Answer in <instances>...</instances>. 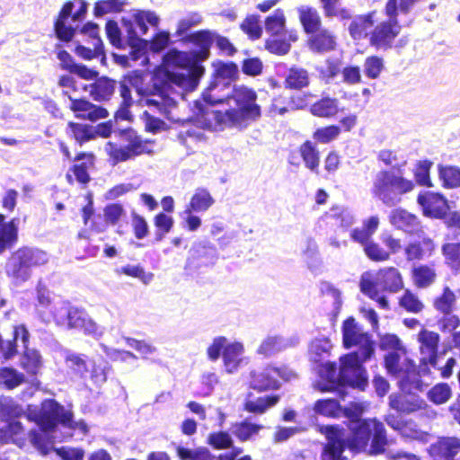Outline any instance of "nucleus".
Returning a JSON list of instances; mask_svg holds the SVG:
<instances>
[{"label": "nucleus", "instance_id": "1", "mask_svg": "<svg viewBox=\"0 0 460 460\" xmlns=\"http://www.w3.org/2000/svg\"><path fill=\"white\" fill-rule=\"evenodd\" d=\"M257 98L254 89L246 85H234L228 94V101H234V108L225 111L209 110L198 102L196 116L207 128L241 127L247 121H256L261 117V109L257 103Z\"/></svg>", "mask_w": 460, "mask_h": 460}, {"label": "nucleus", "instance_id": "2", "mask_svg": "<svg viewBox=\"0 0 460 460\" xmlns=\"http://www.w3.org/2000/svg\"><path fill=\"white\" fill-rule=\"evenodd\" d=\"M377 10L357 14L349 23L348 32L355 41L367 40L369 47L376 51H387L406 46V37L397 40L402 25L394 16L377 18Z\"/></svg>", "mask_w": 460, "mask_h": 460}, {"label": "nucleus", "instance_id": "3", "mask_svg": "<svg viewBox=\"0 0 460 460\" xmlns=\"http://www.w3.org/2000/svg\"><path fill=\"white\" fill-rule=\"evenodd\" d=\"M298 21L306 35L305 45L313 54L323 55L336 50L338 36L333 30L323 25L319 11L311 5L297 8Z\"/></svg>", "mask_w": 460, "mask_h": 460}, {"label": "nucleus", "instance_id": "4", "mask_svg": "<svg viewBox=\"0 0 460 460\" xmlns=\"http://www.w3.org/2000/svg\"><path fill=\"white\" fill-rule=\"evenodd\" d=\"M387 340L393 348V350L386 353L384 358V367L387 373L401 378L399 385L402 390H421L423 384L419 378V372L413 360L407 356L400 339L396 335H390Z\"/></svg>", "mask_w": 460, "mask_h": 460}, {"label": "nucleus", "instance_id": "5", "mask_svg": "<svg viewBox=\"0 0 460 460\" xmlns=\"http://www.w3.org/2000/svg\"><path fill=\"white\" fill-rule=\"evenodd\" d=\"M121 145L109 141L105 152L111 165L135 160L140 156H151L155 154V141L144 138L137 131L128 128L119 132Z\"/></svg>", "mask_w": 460, "mask_h": 460}, {"label": "nucleus", "instance_id": "6", "mask_svg": "<svg viewBox=\"0 0 460 460\" xmlns=\"http://www.w3.org/2000/svg\"><path fill=\"white\" fill-rule=\"evenodd\" d=\"M403 279L400 270L393 266L379 269L376 278L362 276L359 281L360 291L376 301L384 310L389 309V303L383 293L394 294L403 289Z\"/></svg>", "mask_w": 460, "mask_h": 460}, {"label": "nucleus", "instance_id": "7", "mask_svg": "<svg viewBox=\"0 0 460 460\" xmlns=\"http://www.w3.org/2000/svg\"><path fill=\"white\" fill-rule=\"evenodd\" d=\"M415 187L413 181L405 178L401 170L384 169L376 174L371 192L385 206L395 207L402 200V196L411 192Z\"/></svg>", "mask_w": 460, "mask_h": 460}, {"label": "nucleus", "instance_id": "8", "mask_svg": "<svg viewBox=\"0 0 460 460\" xmlns=\"http://www.w3.org/2000/svg\"><path fill=\"white\" fill-rule=\"evenodd\" d=\"M65 364L72 380H85L88 376L95 383H104L107 380L109 367L103 358L97 362L89 359L84 354L67 353Z\"/></svg>", "mask_w": 460, "mask_h": 460}, {"label": "nucleus", "instance_id": "9", "mask_svg": "<svg viewBox=\"0 0 460 460\" xmlns=\"http://www.w3.org/2000/svg\"><path fill=\"white\" fill-rule=\"evenodd\" d=\"M87 13V3L84 0L66 1L53 22V31L56 38L63 43H69L73 40L76 28L68 24L71 22H82Z\"/></svg>", "mask_w": 460, "mask_h": 460}, {"label": "nucleus", "instance_id": "10", "mask_svg": "<svg viewBox=\"0 0 460 460\" xmlns=\"http://www.w3.org/2000/svg\"><path fill=\"white\" fill-rule=\"evenodd\" d=\"M46 253L39 249L22 247L13 252L6 264V273L16 281H26L31 270L47 262Z\"/></svg>", "mask_w": 460, "mask_h": 460}, {"label": "nucleus", "instance_id": "11", "mask_svg": "<svg viewBox=\"0 0 460 460\" xmlns=\"http://www.w3.org/2000/svg\"><path fill=\"white\" fill-rule=\"evenodd\" d=\"M363 354L349 352L340 358L338 383L352 388L365 391L368 385L367 370L363 364Z\"/></svg>", "mask_w": 460, "mask_h": 460}, {"label": "nucleus", "instance_id": "12", "mask_svg": "<svg viewBox=\"0 0 460 460\" xmlns=\"http://www.w3.org/2000/svg\"><path fill=\"white\" fill-rule=\"evenodd\" d=\"M342 345L345 349L358 347L363 354V360H369L375 354V341L371 335L365 332L353 316L346 318L341 325Z\"/></svg>", "mask_w": 460, "mask_h": 460}, {"label": "nucleus", "instance_id": "13", "mask_svg": "<svg viewBox=\"0 0 460 460\" xmlns=\"http://www.w3.org/2000/svg\"><path fill=\"white\" fill-rule=\"evenodd\" d=\"M55 323L68 330H75L87 336H94L100 333L97 323L78 307L70 306L60 309L54 314Z\"/></svg>", "mask_w": 460, "mask_h": 460}, {"label": "nucleus", "instance_id": "14", "mask_svg": "<svg viewBox=\"0 0 460 460\" xmlns=\"http://www.w3.org/2000/svg\"><path fill=\"white\" fill-rule=\"evenodd\" d=\"M319 431L326 438L322 452V460H345L343 453L349 448L346 429L338 425H323Z\"/></svg>", "mask_w": 460, "mask_h": 460}, {"label": "nucleus", "instance_id": "15", "mask_svg": "<svg viewBox=\"0 0 460 460\" xmlns=\"http://www.w3.org/2000/svg\"><path fill=\"white\" fill-rule=\"evenodd\" d=\"M72 164L66 172L68 184H79L86 188L92 181L91 172L95 169L96 156L93 152H78L72 160Z\"/></svg>", "mask_w": 460, "mask_h": 460}, {"label": "nucleus", "instance_id": "16", "mask_svg": "<svg viewBox=\"0 0 460 460\" xmlns=\"http://www.w3.org/2000/svg\"><path fill=\"white\" fill-rule=\"evenodd\" d=\"M379 240L377 243L372 239L363 249L366 257L373 262L387 261L402 249V240L392 233L381 234Z\"/></svg>", "mask_w": 460, "mask_h": 460}, {"label": "nucleus", "instance_id": "17", "mask_svg": "<svg viewBox=\"0 0 460 460\" xmlns=\"http://www.w3.org/2000/svg\"><path fill=\"white\" fill-rule=\"evenodd\" d=\"M62 94L67 96L70 101L68 110L74 114L75 119L94 123L108 118L110 115L105 107L92 102L86 97H73L66 91Z\"/></svg>", "mask_w": 460, "mask_h": 460}, {"label": "nucleus", "instance_id": "18", "mask_svg": "<svg viewBox=\"0 0 460 460\" xmlns=\"http://www.w3.org/2000/svg\"><path fill=\"white\" fill-rule=\"evenodd\" d=\"M417 203L422 214L433 219H445L450 209L447 199L439 192L421 191L417 197Z\"/></svg>", "mask_w": 460, "mask_h": 460}, {"label": "nucleus", "instance_id": "19", "mask_svg": "<svg viewBox=\"0 0 460 460\" xmlns=\"http://www.w3.org/2000/svg\"><path fill=\"white\" fill-rule=\"evenodd\" d=\"M421 234L409 241L404 246L403 254L407 261H421L432 257L438 251L435 240L420 231Z\"/></svg>", "mask_w": 460, "mask_h": 460}, {"label": "nucleus", "instance_id": "20", "mask_svg": "<svg viewBox=\"0 0 460 460\" xmlns=\"http://www.w3.org/2000/svg\"><path fill=\"white\" fill-rule=\"evenodd\" d=\"M418 341L420 353L426 356L422 361L436 368L438 359L439 334L422 328L418 333Z\"/></svg>", "mask_w": 460, "mask_h": 460}, {"label": "nucleus", "instance_id": "21", "mask_svg": "<svg viewBox=\"0 0 460 460\" xmlns=\"http://www.w3.org/2000/svg\"><path fill=\"white\" fill-rule=\"evenodd\" d=\"M145 103L154 111L167 115L176 106V102L170 96L169 86L154 85V90L145 98Z\"/></svg>", "mask_w": 460, "mask_h": 460}, {"label": "nucleus", "instance_id": "22", "mask_svg": "<svg viewBox=\"0 0 460 460\" xmlns=\"http://www.w3.org/2000/svg\"><path fill=\"white\" fill-rule=\"evenodd\" d=\"M56 55L59 60V68L63 71L86 81H90L99 75L97 70L90 68L84 64L76 63L72 55L65 49H58Z\"/></svg>", "mask_w": 460, "mask_h": 460}, {"label": "nucleus", "instance_id": "23", "mask_svg": "<svg viewBox=\"0 0 460 460\" xmlns=\"http://www.w3.org/2000/svg\"><path fill=\"white\" fill-rule=\"evenodd\" d=\"M389 223L407 234H414L422 231L421 222L419 217L404 208H398L391 211Z\"/></svg>", "mask_w": 460, "mask_h": 460}, {"label": "nucleus", "instance_id": "24", "mask_svg": "<svg viewBox=\"0 0 460 460\" xmlns=\"http://www.w3.org/2000/svg\"><path fill=\"white\" fill-rule=\"evenodd\" d=\"M93 82L85 84L83 89L89 93V95L95 102H108L115 93L117 82L108 76L99 75L93 79Z\"/></svg>", "mask_w": 460, "mask_h": 460}, {"label": "nucleus", "instance_id": "25", "mask_svg": "<svg viewBox=\"0 0 460 460\" xmlns=\"http://www.w3.org/2000/svg\"><path fill=\"white\" fill-rule=\"evenodd\" d=\"M215 31L203 29L188 34L183 38V41L191 43L199 49L192 51L196 59L207 60L210 56V49L214 43Z\"/></svg>", "mask_w": 460, "mask_h": 460}, {"label": "nucleus", "instance_id": "26", "mask_svg": "<svg viewBox=\"0 0 460 460\" xmlns=\"http://www.w3.org/2000/svg\"><path fill=\"white\" fill-rule=\"evenodd\" d=\"M373 419H364L350 429V437L348 438L349 449L353 452L365 451L371 438V426Z\"/></svg>", "mask_w": 460, "mask_h": 460}, {"label": "nucleus", "instance_id": "27", "mask_svg": "<svg viewBox=\"0 0 460 460\" xmlns=\"http://www.w3.org/2000/svg\"><path fill=\"white\" fill-rule=\"evenodd\" d=\"M229 84H230L228 82L213 78V80L202 93L201 99L199 100V102L209 110L212 109L208 106L227 102L229 93L224 94L223 92L229 88ZM197 102L198 101L195 102V104H197ZM198 105H196V107Z\"/></svg>", "mask_w": 460, "mask_h": 460}, {"label": "nucleus", "instance_id": "28", "mask_svg": "<svg viewBox=\"0 0 460 460\" xmlns=\"http://www.w3.org/2000/svg\"><path fill=\"white\" fill-rule=\"evenodd\" d=\"M249 385L252 389L262 393L279 389L280 382L269 370V365H267L261 370H253L250 373Z\"/></svg>", "mask_w": 460, "mask_h": 460}, {"label": "nucleus", "instance_id": "29", "mask_svg": "<svg viewBox=\"0 0 460 460\" xmlns=\"http://www.w3.org/2000/svg\"><path fill=\"white\" fill-rule=\"evenodd\" d=\"M279 400V394H269L253 398V394L252 393H248L243 403V410L248 413L261 415L270 408L275 406Z\"/></svg>", "mask_w": 460, "mask_h": 460}, {"label": "nucleus", "instance_id": "30", "mask_svg": "<svg viewBox=\"0 0 460 460\" xmlns=\"http://www.w3.org/2000/svg\"><path fill=\"white\" fill-rule=\"evenodd\" d=\"M460 452V438L456 437H443L429 448V454L433 457L454 460V457Z\"/></svg>", "mask_w": 460, "mask_h": 460}, {"label": "nucleus", "instance_id": "31", "mask_svg": "<svg viewBox=\"0 0 460 460\" xmlns=\"http://www.w3.org/2000/svg\"><path fill=\"white\" fill-rule=\"evenodd\" d=\"M21 340L23 345V349L26 345H29L30 333L24 324L16 325L13 328V337L12 340L7 341L5 344L1 338L0 355L5 359H11L17 355V341Z\"/></svg>", "mask_w": 460, "mask_h": 460}, {"label": "nucleus", "instance_id": "32", "mask_svg": "<svg viewBox=\"0 0 460 460\" xmlns=\"http://www.w3.org/2000/svg\"><path fill=\"white\" fill-rule=\"evenodd\" d=\"M298 153L305 167L311 172L319 174L321 154L316 144L306 139L298 146Z\"/></svg>", "mask_w": 460, "mask_h": 460}, {"label": "nucleus", "instance_id": "33", "mask_svg": "<svg viewBox=\"0 0 460 460\" xmlns=\"http://www.w3.org/2000/svg\"><path fill=\"white\" fill-rule=\"evenodd\" d=\"M217 259V249L213 244L199 242L192 245L189 261L197 266L213 264Z\"/></svg>", "mask_w": 460, "mask_h": 460}, {"label": "nucleus", "instance_id": "34", "mask_svg": "<svg viewBox=\"0 0 460 460\" xmlns=\"http://www.w3.org/2000/svg\"><path fill=\"white\" fill-rule=\"evenodd\" d=\"M18 222L16 217L5 222V216L0 214V254L17 243Z\"/></svg>", "mask_w": 460, "mask_h": 460}, {"label": "nucleus", "instance_id": "35", "mask_svg": "<svg viewBox=\"0 0 460 460\" xmlns=\"http://www.w3.org/2000/svg\"><path fill=\"white\" fill-rule=\"evenodd\" d=\"M284 88L290 91H300L310 84V75L307 69L292 66L288 69L285 76Z\"/></svg>", "mask_w": 460, "mask_h": 460}, {"label": "nucleus", "instance_id": "36", "mask_svg": "<svg viewBox=\"0 0 460 460\" xmlns=\"http://www.w3.org/2000/svg\"><path fill=\"white\" fill-rule=\"evenodd\" d=\"M379 226V218L377 216H371L365 219L361 227H355L350 231V239L364 247L372 240L373 234Z\"/></svg>", "mask_w": 460, "mask_h": 460}, {"label": "nucleus", "instance_id": "37", "mask_svg": "<svg viewBox=\"0 0 460 460\" xmlns=\"http://www.w3.org/2000/svg\"><path fill=\"white\" fill-rule=\"evenodd\" d=\"M371 444L369 453L371 455H380L385 451V447L388 445V438L386 435L385 428L383 422L373 419L371 426Z\"/></svg>", "mask_w": 460, "mask_h": 460}, {"label": "nucleus", "instance_id": "38", "mask_svg": "<svg viewBox=\"0 0 460 460\" xmlns=\"http://www.w3.org/2000/svg\"><path fill=\"white\" fill-rule=\"evenodd\" d=\"M457 296L449 286H444L439 295L432 300V306L438 314L456 310Z\"/></svg>", "mask_w": 460, "mask_h": 460}, {"label": "nucleus", "instance_id": "39", "mask_svg": "<svg viewBox=\"0 0 460 460\" xmlns=\"http://www.w3.org/2000/svg\"><path fill=\"white\" fill-rule=\"evenodd\" d=\"M215 200L210 192L205 188H198L191 196L189 204L186 206L184 213L187 215L192 212L207 211Z\"/></svg>", "mask_w": 460, "mask_h": 460}, {"label": "nucleus", "instance_id": "40", "mask_svg": "<svg viewBox=\"0 0 460 460\" xmlns=\"http://www.w3.org/2000/svg\"><path fill=\"white\" fill-rule=\"evenodd\" d=\"M310 112L318 118H334L339 113V101L329 96L322 97L311 105Z\"/></svg>", "mask_w": 460, "mask_h": 460}, {"label": "nucleus", "instance_id": "41", "mask_svg": "<svg viewBox=\"0 0 460 460\" xmlns=\"http://www.w3.org/2000/svg\"><path fill=\"white\" fill-rule=\"evenodd\" d=\"M196 58L192 51L169 49L163 57V65L166 67L186 69Z\"/></svg>", "mask_w": 460, "mask_h": 460}, {"label": "nucleus", "instance_id": "42", "mask_svg": "<svg viewBox=\"0 0 460 460\" xmlns=\"http://www.w3.org/2000/svg\"><path fill=\"white\" fill-rule=\"evenodd\" d=\"M323 14L326 18H336L341 22L353 20L352 11L341 6L340 0H319Z\"/></svg>", "mask_w": 460, "mask_h": 460}, {"label": "nucleus", "instance_id": "43", "mask_svg": "<svg viewBox=\"0 0 460 460\" xmlns=\"http://www.w3.org/2000/svg\"><path fill=\"white\" fill-rule=\"evenodd\" d=\"M66 133L80 146L93 140V129L90 124L68 121Z\"/></svg>", "mask_w": 460, "mask_h": 460}, {"label": "nucleus", "instance_id": "44", "mask_svg": "<svg viewBox=\"0 0 460 460\" xmlns=\"http://www.w3.org/2000/svg\"><path fill=\"white\" fill-rule=\"evenodd\" d=\"M231 428L236 439L239 442L244 443L252 440L264 427L261 424L252 423L246 418L233 423Z\"/></svg>", "mask_w": 460, "mask_h": 460}, {"label": "nucleus", "instance_id": "45", "mask_svg": "<svg viewBox=\"0 0 460 460\" xmlns=\"http://www.w3.org/2000/svg\"><path fill=\"white\" fill-rule=\"evenodd\" d=\"M20 366L27 375L37 376L42 367V358L40 352L35 349H30L29 345H26L21 356Z\"/></svg>", "mask_w": 460, "mask_h": 460}, {"label": "nucleus", "instance_id": "46", "mask_svg": "<svg viewBox=\"0 0 460 460\" xmlns=\"http://www.w3.org/2000/svg\"><path fill=\"white\" fill-rule=\"evenodd\" d=\"M411 278L416 288H426L435 283L437 272L431 265L420 264L412 268Z\"/></svg>", "mask_w": 460, "mask_h": 460}, {"label": "nucleus", "instance_id": "47", "mask_svg": "<svg viewBox=\"0 0 460 460\" xmlns=\"http://www.w3.org/2000/svg\"><path fill=\"white\" fill-rule=\"evenodd\" d=\"M23 441L24 429L20 421L12 420L0 428V444L13 443L21 446Z\"/></svg>", "mask_w": 460, "mask_h": 460}, {"label": "nucleus", "instance_id": "48", "mask_svg": "<svg viewBox=\"0 0 460 460\" xmlns=\"http://www.w3.org/2000/svg\"><path fill=\"white\" fill-rule=\"evenodd\" d=\"M243 347L239 342L227 344L223 350L224 366L227 373L235 372L242 362Z\"/></svg>", "mask_w": 460, "mask_h": 460}, {"label": "nucleus", "instance_id": "49", "mask_svg": "<svg viewBox=\"0 0 460 460\" xmlns=\"http://www.w3.org/2000/svg\"><path fill=\"white\" fill-rule=\"evenodd\" d=\"M445 264L455 273H460V242L445 243L441 246Z\"/></svg>", "mask_w": 460, "mask_h": 460}, {"label": "nucleus", "instance_id": "50", "mask_svg": "<svg viewBox=\"0 0 460 460\" xmlns=\"http://www.w3.org/2000/svg\"><path fill=\"white\" fill-rule=\"evenodd\" d=\"M438 178L445 189H456L460 187V168L455 165L438 166Z\"/></svg>", "mask_w": 460, "mask_h": 460}, {"label": "nucleus", "instance_id": "51", "mask_svg": "<svg viewBox=\"0 0 460 460\" xmlns=\"http://www.w3.org/2000/svg\"><path fill=\"white\" fill-rule=\"evenodd\" d=\"M313 409L319 415L328 418H339L341 415L342 406L338 400L327 398L315 401Z\"/></svg>", "mask_w": 460, "mask_h": 460}, {"label": "nucleus", "instance_id": "52", "mask_svg": "<svg viewBox=\"0 0 460 460\" xmlns=\"http://www.w3.org/2000/svg\"><path fill=\"white\" fill-rule=\"evenodd\" d=\"M286 15L281 8H277L264 20L265 30L272 36L280 35L286 28Z\"/></svg>", "mask_w": 460, "mask_h": 460}, {"label": "nucleus", "instance_id": "53", "mask_svg": "<svg viewBox=\"0 0 460 460\" xmlns=\"http://www.w3.org/2000/svg\"><path fill=\"white\" fill-rule=\"evenodd\" d=\"M55 403V400H49L48 409L41 410L36 417L35 420L43 431H52L58 425Z\"/></svg>", "mask_w": 460, "mask_h": 460}, {"label": "nucleus", "instance_id": "54", "mask_svg": "<svg viewBox=\"0 0 460 460\" xmlns=\"http://www.w3.org/2000/svg\"><path fill=\"white\" fill-rule=\"evenodd\" d=\"M239 27L250 40H257L262 36L263 31L260 24V16L258 14H247Z\"/></svg>", "mask_w": 460, "mask_h": 460}, {"label": "nucleus", "instance_id": "55", "mask_svg": "<svg viewBox=\"0 0 460 460\" xmlns=\"http://www.w3.org/2000/svg\"><path fill=\"white\" fill-rule=\"evenodd\" d=\"M153 223L155 227V241L161 242L172 230L174 219L171 215L159 212L155 215Z\"/></svg>", "mask_w": 460, "mask_h": 460}, {"label": "nucleus", "instance_id": "56", "mask_svg": "<svg viewBox=\"0 0 460 460\" xmlns=\"http://www.w3.org/2000/svg\"><path fill=\"white\" fill-rule=\"evenodd\" d=\"M207 444L215 450H227L233 447L234 441L228 431L217 430L208 435Z\"/></svg>", "mask_w": 460, "mask_h": 460}, {"label": "nucleus", "instance_id": "57", "mask_svg": "<svg viewBox=\"0 0 460 460\" xmlns=\"http://www.w3.org/2000/svg\"><path fill=\"white\" fill-rule=\"evenodd\" d=\"M398 305L408 313L419 314L424 309V304L419 296L407 288L399 297Z\"/></svg>", "mask_w": 460, "mask_h": 460}, {"label": "nucleus", "instance_id": "58", "mask_svg": "<svg viewBox=\"0 0 460 460\" xmlns=\"http://www.w3.org/2000/svg\"><path fill=\"white\" fill-rule=\"evenodd\" d=\"M0 383L8 390H13L25 383V376L13 367L0 368Z\"/></svg>", "mask_w": 460, "mask_h": 460}, {"label": "nucleus", "instance_id": "59", "mask_svg": "<svg viewBox=\"0 0 460 460\" xmlns=\"http://www.w3.org/2000/svg\"><path fill=\"white\" fill-rule=\"evenodd\" d=\"M341 132V127L332 124L316 128L313 132L314 143L329 144L338 138Z\"/></svg>", "mask_w": 460, "mask_h": 460}, {"label": "nucleus", "instance_id": "60", "mask_svg": "<svg viewBox=\"0 0 460 460\" xmlns=\"http://www.w3.org/2000/svg\"><path fill=\"white\" fill-rule=\"evenodd\" d=\"M389 404L395 411L404 413H411L420 408L418 402L409 401L407 396L402 394H391Z\"/></svg>", "mask_w": 460, "mask_h": 460}, {"label": "nucleus", "instance_id": "61", "mask_svg": "<svg viewBox=\"0 0 460 460\" xmlns=\"http://www.w3.org/2000/svg\"><path fill=\"white\" fill-rule=\"evenodd\" d=\"M385 68L384 58L377 55H371L364 61V73L369 79H377Z\"/></svg>", "mask_w": 460, "mask_h": 460}, {"label": "nucleus", "instance_id": "62", "mask_svg": "<svg viewBox=\"0 0 460 460\" xmlns=\"http://www.w3.org/2000/svg\"><path fill=\"white\" fill-rule=\"evenodd\" d=\"M452 395V391L450 386L446 383H439L432 386L428 394V399L437 404H443L447 402Z\"/></svg>", "mask_w": 460, "mask_h": 460}, {"label": "nucleus", "instance_id": "63", "mask_svg": "<svg viewBox=\"0 0 460 460\" xmlns=\"http://www.w3.org/2000/svg\"><path fill=\"white\" fill-rule=\"evenodd\" d=\"M431 166L432 162L429 160H422L416 164L413 175L417 184L428 188L433 186L429 176Z\"/></svg>", "mask_w": 460, "mask_h": 460}, {"label": "nucleus", "instance_id": "64", "mask_svg": "<svg viewBox=\"0 0 460 460\" xmlns=\"http://www.w3.org/2000/svg\"><path fill=\"white\" fill-rule=\"evenodd\" d=\"M454 312L440 314L441 317L438 319L437 324L441 332L453 334L460 327V317Z\"/></svg>", "mask_w": 460, "mask_h": 460}]
</instances>
